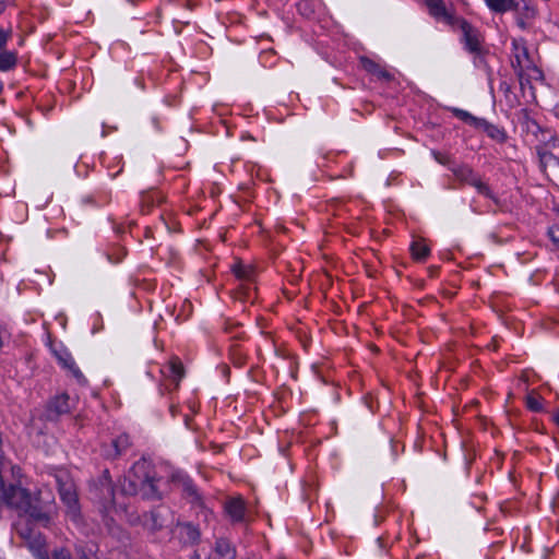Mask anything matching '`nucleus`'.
<instances>
[{
	"instance_id": "obj_27",
	"label": "nucleus",
	"mask_w": 559,
	"mask_h": 559,
	"mask_svg": "<svg viewBox=\"0 0 559 559\" xmlns=\"http://www.w3.org/2000/svg\"><path fill=\"white\" fill-rule=\"evenodd\" d=\"M526 405L533 412H540L543 409L540 401L533 393L526 396Z\"/></svg>"
},
{
	"instance_id": "obj_4",
	"label": "nucleus",
	"mask_w": 559,
	"mask_h": 559,
	"mask_svg": "<svg viewBox=\"0 0 559 559\" xmlns=\"http://www.w3.org/2000/svg\"><path fill=\"white\" fill-rule=\"evenodd\" d=\"M128 521L133 526H141L143 530L155 533L163 527L160 514L157 511L143 512L142 514L131 512Z\"/></svg>"
},
{
	"instance_id": "obj_21",
	"label": "nucleus",
	"mask_w": 559,
	"mask_h": 559,
	"mask_svg": "<svg viewBox=\"0 0 559 559\" xmlns=\"http://www.w3.org/2000/svg\"><path fill=\"white\" fill-rule=\"evenodd\" d=\"M233 272L239 280L251 281L254 270L252 265H243L241 261H238L233 266Z\"/></svg>"
},
{
	"instance_id": "obj_14",
	"label": "nucleus",
	"mask_w": 559,
	"mask_h": 559,
	"mask_svg": "<svg viewBox=\"0 0 559 559\" xmlns=\"http://www.w3.org/2000/svg\"><path fill=\"white\" fill-rule=\"evenodd\" d=\"M360 63L366 71H368L374 75H378V76L386 79V80L392 79L391 74L388 71L382 69L378 63H376L374 61H372L371 59H369L367 57H360Z\"/></svg>"
},
{
	"instance_id": "obj_23",
	"label": "nucleus",
	"mask_w": 559,
	"mask_h": 559,
	"mask_svg": "<svg viewBox=\"0 0 559 559\" xmlns=\"http://www.w3.org/2000/svg\"><path fill=\"white\" fill-rule=\"evenodd\" d=\"M16 55L11 51L3 50L0 53V70L8 71L16 64Z\"/></svg>"
},
{
	"instance_id": "obj_8",
	"label": "nucleus",
	"mask_w": 559,
	"mask_h": 559,
	"mask_svg": "<svg viewBox=\"0 0 559 559\" xmlns=\"http://www.w3.org/2000/svg\"><path fill=\"white\" fill-rule=\"evenodd\" d=\"M455 177L463 181L474 186L480 193L490 197V190L486 183L477 177L473 170L468 167H460L454 170Z\"/></svg>"
},
{
	"instance_id": "obj_12",
	"label": "nucleus",
	"mask_w": 559,
	"mask_h": 559,
	"mask_svg": "<svg viewBox=\"0 0 559 559\" xmlns=\"http://www.w3.org/2000/svg\"><path fill=\"white\" fill-rule=\"evenodd\" d=\"M179 537L186 544H195L200 539V531L190 523H182L178 525Z\"/></svg>"
},
{
	"instance_id": "obj_10",
	"label": "nucleus",
	"mask_w": 559,
	"mask_h": 559,
	"mask_svg": "<svg viewBox=\"0 0 559 559\" xmlns=\"http://www.w3.org/2000/svg\"><path fill=\"white\" fill-rule=\"evenodd\" d=\"M456 24H459L460 28L462 29L465 38L466 46L471 51H478L479 50V41L477 38L476 32L473 29V27L465 21L457 19L455 21Z\"/></svg>"
},
{
	"instance_id": "obj_31",
	"label": "nucleus",
	"mask_w": 559,
	"mask_h": 559,
	"mask_svg": "<svg viewBox=\"0 0 559 559\" xmlns=\"http://www.w3.org/2000/svg\"><path fill=\"white\" fill-rule=\"evenodd\" d=\"M105 497H108V491L105 488H99V498L103 500L104 506L114 503V499L108 501Z\"/></svg>"
},
{
	"instance_id": "obj_16",
	"label": "nucleus",
	"mask_w": 559,
	"mask_h": 559,
	"mask_svg": "<svg viewBox=\"0 0 559 559\" xmlns=\"http://www.w3.org/2000/svg\"><path fill=\"white\" fill-rule=\"evenodd\" d=\"M486 4L497 13L516 10L519 3L515 0H485Z\"/></svg>"
},
{
	"instance_id": "obj_33",
	"label": "nucleus",
	"mask_w": 559,
	"mask_h": 559,
	"mask_svg": "<svg viewBox=\"0 0 559 559\" xmlns=\"http://www.w3.org/2000/svg\"><path fill=\"white\" fill-rule=\"evenodd\" d=\"M185 490L190 495V496H197V492L194 490V488L192 487L191 484H185Z\"/></svg>"
},
{
	"instance_id": "obj_1",
	"label": "nucleus",
	"mask_w": 559,
	"mask_h": 559,
	"mask_svg": "<svg viewBox=\"0 0 559 559\" xmlns=\"http://www.w3.org/2000/svg\"><path fill=\"white\" fill-rule=\"evenodd\" d=\"M0 499L11 509H14L20 518L28 516L32 521L43 523L47 525L50 521V516L47 512H44L38 506V498L32 497L28 490L20 486H13L2 490Z\"/></svg>"
},
{
	"instance_id": "obj_37",
	"label": "nucleus",
	"mask_w": 559,
	"mask_h": 559,
	"mask_svg": "<svg viewBox=\"0 0 559 559\" xmlns=\"http://www.w3.org/2000/svg\"><path fill=\"white\" fill-rule=\"evenodd\" d=\"M2 11V3H0V12Z\"/></svg>"
},
{
	"instance_id": "obj_9",
	"label": "nucleus",
	"mask_w": 559,
	"mask_h": 559,
	"mask_svg": "<svg viewBox=\"0 0 559 559\" xmlns=\"http://www.w3.org/2000/svg\"><path fill=\"white\" fill-rule=\"evenodd\" d=\"M426 4L431 15L438 19L442 17L449 24H455L457 19L448 12L442 0H426Z\"/></svg>"
},
{
	"instance_id": "obj_25",
	"label": "nucleus",
	"mask_w": 559,
	"mask_h": 559,
	"mask_svg": "<svg viewBox=\"0 0 559 559\" xmlns=\"http://www.w3.org/2000/svg\"><path fill=\"white\" fill-rule=\"evenodd\" d=\"M453 114H454L457 118H460L461 120H463V121H465V122H467V123H469V124H473V126H475L476 128H478V127H479V124H480V119H478V118H476V117L472 116V115H471V114H468L467 111H464V110H462V109H457V108H455V109H453Z\"/></svg>"
},
{
	"instance_id": "obj_34",
	"label": "nucleus",
	"mask_w": 559,
	"mask_h": 559,
	"mask_svg": "<svg viewBox=\"0 0 559 559\" xmlns=\"http://www.w3.org/2000/svg\"><path fill=\"white\" fill-rule=\"evenodd\" d=\"M248 289H249V287H247L246 285H241L239 288V294L245 296L248 294Z\"/></svg>"
},
{
	"instance_id": "obj_26",
	"label": "nucleus",
	"mask_w": 559,
	"mask_h": 559,
	"mask_svg": "<svg viewBox=\"0 0 559 559\" xmlns=\"http://www.w3.org/2000/svg\"><path fill=\"white\" fill-rule=\"evenodd\" d=\"M170 368H171V372L174 374L176 384L178 385L179 380L185 376V367L179 359L175 358L170 361Z\"/></svg>"
},
{
	"instance_id": "obj_30",
	"label": "nucleus",
	"mask_w": 559,
	"mask_h": 559,
	"mask_svg": "<svg viewBox=\"0 0 559 559\" xmlns=\"http://www.w3.org/2000/svg\"><path fill=\"white\" fill-rule=\"evenodd\" d=\"M11 34H12L11 29L4 31V29L0 28V49L4 48L8 39L11 37Z\"/></svg>"
},
{
	"instance_id": "obj_24",
	"label": "nucleus",
	"mask_w": 559,
	"mask_h": 559,
	"mask_svg": "<svg viewBox=\"0 0 559 559\" xmlns=\"http://www.w3.org/2000/svg\"><path fill=\"white\" fill-rule=\"evenodd\" d=\"M100 488H105L108 491V497H105L106 500L111 501L115 497V491L111 483V478L108 471H105L99 478Z\"/></svg>"
},
{
	"instance_id": "obj_18",
	"label": "nucleus",
	"mask_w": 559,
	"mask_h": 559,
	"mask_svg": "<svg viewBox=\"0 0 559 559\" xmlns=\"http://www.w3.org/2000/svg\"><path fill=\"white\" fill-rule=\"evenodd\" d=\"M539 160L544 171L555 174L559 167V159L549 152H539Z\"/></svg>"
},
{
	"instance_id": "obj_5",
	"label": "nucleus",
	"mask_w": 559,
	"mask_h": 559,
	"mask_svg": "<svg viewBox=\"0 0 559 559\" xmlns=\"http://www.w3.org/2000/svg\"><path fill=\"white\" fill-rule=\"evenodd\" d=\"M518 52L514 56V60L512 61V67L515 69L518 78L520 80V84L524 86V71L532 70L534 72H539L538 69L533 64V61L530 58V53L526 47H519L514 44Z\"/></svg>"
},
{
	"instance_id": "obj_20",
	"label": "nucleus",
	"mask_w": 559,
	"mask_h": 559,
	"mask_svg": "<svg viewBox=\"0 0 559 559\" xmlns=\"http://www.w3.org/2000/svg\"><path fill=\"white\" fill-rule=\"evenodd\" d=\"M412 255L415 260L421 261L428 257L429 247L423 240H416L411 246Z\"/></svg>"
},
{
	"instance_id": "obj_36",
	"label": "nucleus",
	"mask_w": 559,
	"mask_h": 559,
	"mask_svg": "<svg viewBox=\"0 0 559 559\" xmlns=\"http://www.w3.org/2000/svg\"><path fill=\"white\" fill-rule=\"evenodd\" d=\"M519 25L520 27L524 28L525 27V23L522 19L519 20Z\"/></svg>"
},
{
	"instance_id": "obj_35",
	"label": "nucleus",
	"mask_w": 559,
	"mask_h": 559,
	"mask_svg": "<svg viewBox=\"0 0 559 559\" xmlns=\"http://www.w3.org/2000/svg\"><path fill=\"white\" fill-rule=\"evenodd\" d=\"M554 421L559 426V408L554 414Z\"/></svg>"
},
{
	"instance_id": "obj_28",
	"label": "nucleus",
	"mask_w": 559,
	"mask_h": 559,
	"mask_svg": "<svg viewBox=\"0 0 559 559\" xmlns=\"http://www.w3.org/2000/svg\"><path fill=\"white\" fill-rule=\"evenodd\" d=\"M557 213L559 215V210H557ZM548 236L550 237L554 246L559 249V225L551 226L548 229Z\"/></svg>"
},
{
	"instance_id": "obj_15",
	"label": "nucleus",
	"mask_w": 559,
	"mask_h": 559,
	"mask_svg": "<svg viewBox=\"0 0 559 559\" xmlns=\"http://www.w3.org/2000/svg\"><path fill=\"white\" fill-rule=\"evenodd\" d=\"M215 554L219 559H235L236 550L230 543L224 538H219L215 545Z\"/></svg>"
},
{
	"instance_id": "obj_11",
	"label": "nucleus",
	"mask_w": 559,
	"mask_h": 559,
	"mask_svg": "<svg viewBox=\"0 0 559 559\" xmlns=\"http://www.w3.org/2000/svg\"><path fill=\"white\" fill-rule=\"evenodd\" d=\"M26 543L38 559H49V555L46 549V542L40 533H36Z\"/></svg>"
},
{
	"instance_id": "obj_6",
	"label": "nucleus",
	"mask_w": 559,
	"mask_h": 559,
	"mask_svg": "<svg viewBox=\"0 0 559 559\" xmlns=\"http://www.w3.org/2000/svg\"><path fill=\"white\" fill-rule=\"evenodd\" d=\"M69 395L62 393L53 397L47 406V418L50 420L58 419L61 415L70 412Z\"/></svg>"
},
{
	"instance_id": "obj_22",
	"label": "nucleus",
	"mask_w": 559,
	"mask_h": 559,
	"mask_svg": "<svg viewBox=\"0 0 559 559\" xmlns=\"http://www.w3.org/2000/svg\"><path fill=\"white\" fill-rule=\"evenodd\" d=\"M478 128H484L487 134L498 142H503L506 140V135L500 129H498L496 126L488 123L483 119H480V124Z\"/></svg>"
},
{
	"instance_id": "obj_7",
	"label": "nucleus",
	"mask_w": 559,
	"mask_h": 559,
	"mask_svg": "<svg viewBox=\"0 0 559 559\" xmlns=\"http://www.w3.org/2000/svg\"><path fill=\"white\" fill-rule=\"evenodd\" d=\"M130 447L129 437L121 435L114 439L109 444L102 445L103 456L107 460H116L120 454Z\"/></svg>"
},
{
	"instance_id": "obj_19",
	"label": "nucleus",
	"mask_w": 559,
	"mask_h": 559,
	"mask_svg": "<svg viewBox=\"0 0 559 559\" xmlns=\"http://www.w3.org/2000/svg\"><path fill=\"white\" fill-rule=\"evenodd\" d=\"M55 354L64 368H68L75 378L82 379V373L75 367V364L70 354L67 352H55Z\"/></svg>"
},
{
	"instance_id": "obj_2",
	"label": "nucleus",
	"mask_w": 559,
	"mask_h": 559,
	"mask_svg": "<svg viewBox=\"0 0 559 559\" xmlns=\"http://www.w3.org/2000/svg\"><path fill=\"white\" fill-rule=\"evenodd\" d=\"M121 491L129 496L141 492L142 496L146 498H152L156 495L153 478L151 477L147 465L144 462L133 465L132 469L129 472L128 476L124 477L121 484Z\"/></svg>"
},
{
	"instance_id": "obj_29",
	"label": "nucleus",
	"mask_w": 559,
	"mask_h": 559,
	"mask_svg": "<svg viewBox=\"0 0 559 559\" xmlns=\"http://www.w3.org/2000/svg\"><path fill=\"white\" fill-rule=\"evenodd\" d=\"M52 559H72V557L69 550L60 548L53 551Z\"/></svg>"
},
{
	"instance_id": "obj_32",
	"label": "nucleus",
	"mask_w": 559,
	"mask_h": 559,
	"mask_svg": "<svg viewBox=\"0 0 559 559\" xmlns=\"http://www.w3.org/2000/svg\"><path fill=\"white\" fill-rule=\"evenodd\" d=\"M433 156L441 164H448L449 163V158L447 156H443L442 154H440L438 152H433Z\"/></svg>"
},
{
	"instance_id": "obj_3",
	"label": "nucleus",
	"mask_w": 559,
	"mask_h": 559,
	"mask_svg": "<svg viewBox=\"0 0 559 559\" xmlns=\"http://www.w3.org/2000/svg\"><path fill=\"white\" fill-rule=\"evenodd\" d=\"M56 483L62 501L68 506L73 519L79 515L78 496L75 487L68 475H56Z\"/></svg>"
},
{
	"instance_id": "obj_17",
	"label": "nucleus",
	"mask_w": 559,
	"mask_h": 559,
	"mask_svg": "<svg viewBox=\"0 0 559 559\" xmlns=\"http://www.w3.org/2000/svg\"><path fill=\"white\" fill-rule=\"evenodd\" d=\"M29 518L21 516L20 520L16 522L15 527L16 532L20 535L22 539L27 542L31 537H33L37 532L34 530V527L29 523Z\"/></svg>"
},
{
	"instance_id": "obj_13",
	"label": "nucleus",
	"mask_w": 559,
	"mask_h": 559,
	"mask_svg": "<svg viewBox=\"0 0 559 559\" xmlns=\"http://www.w3.org/2000/svg\"><path fill=\"white\" fill-rule=\"evenodd\" d=\"M225 510L233 521L239 522L243 518V502L240 498H234L226 503Z\"/></svg>"
}]
</instances>
